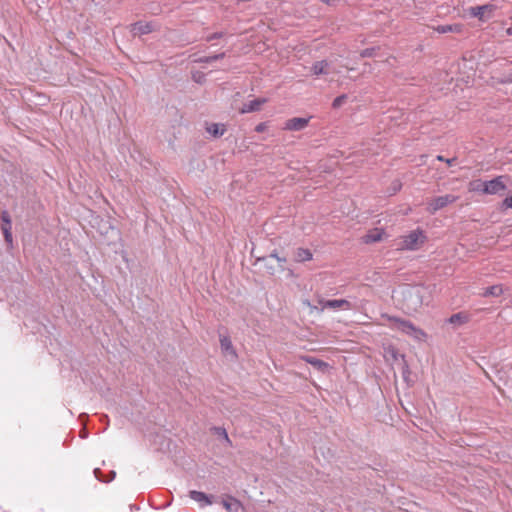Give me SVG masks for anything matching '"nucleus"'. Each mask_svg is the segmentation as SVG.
I'll use <instances>...</instances> for the list:
<instances>
[{"label":"nucleus","instance_id":"obj_1","mask_svg":"<svg viewBox=\"0 0 512 512\" xmlns=\"http://www.w3.org/2000/svg\"><path fill=\"white\" fill-rule=\"evenodd\" d=\"M382 317L391 322L390 327L392 329L401 331L402 333L414 338L415 340L423 341L427 337V334L422 329L416 327L409 320L401 319L399 317L390 316L387 314L382 315Z\"/></svg>","mask_w":512,"mask_h":512},{"label":"nucleus","instance_id":"obj_2","mask_svg":"<svg viewBox=\"0 0 512 512\" xmlns=\"http://www.w3.org/2000/svg\"><path fill=\"white\" fill-rule=\"evenodd\" d=\"M427 240L425 232L417 228L410 231L407 235L401 237L400 250L415 251L419 249Z\"/></svg>","mask_w":512,"mask_h":512},{"label":"nucleus","instance_id":"obj_3","mask_svg":"<svg viewBox=\"0 0 512 512\" xmlns=\"http://www.w3.org/2000/svg\"><path fill=\"white\" fill-rule=\"evenodd\" d=\"M458 196L447 194L439 197H435L430 200L427 204V211L430 214L436 213L438 210L445 208L449 204L456 202Z\"/></svg>","mask_w":512,"mask_h":512},{"label":"nucleus","instance_id":"obj_4","mask_svg":"<svg viewBox=\"0 0 512 512\" xmlns=\"http://www.w3.org/2000/svg\"><path fill=\"white\" fill-rule=\"evenodd\" d=\"M507 176H497L496 178L486 181L484 194L495 195L503 192L507 188Z\"/></svg>","mask_w":512,"mask_h":512},{"label":"nucleus","instance_id":"obj_5","mask_svg":"<svg viewBox=\"0 0 512 512\" xmlns=\"http://www.w3.org/2000/svg\"><path fill=\"white\" fill-rule=\"evenodd\" d=\"M319 305L322 309H344L350 310L352 309V304L350 301L346 299H332V300H324L321 299L318 301Z\"/></svg>","mask_w":512,"mask_h":512},{"label":"nucleus","instance_id":"obj_6","mask_svg":"<svg viewBox=\"0 0 512 512\" xmlns=\"http://www.w3.org/2000/svg\"><path fill=\"white\" fill-rule=\"evenodd\" d=\"M310 119L311 117H294L288 119L285 122L283 129L287 131H301L308 126Z\"/></svg>","mask_w":512,"mask_h":512},{"label":"nucleus","instance_id":"obj_7","mask_svg":"<svg viewBox=\"0 0 512 512\" xmlns=\"http://www.w3.org/2000/svg\"><path fill=\"white\" fill-rule=\"evenodd\" d=\"M154 30V25L152 22H142L138 21L131 25V32L133 35H144L152 32Z\"/></svg>","mask_w":512,"mask_h":512},{"label":"nucleus","instance_id":"obj_8","mask_svg":"<svg viewBox=\"0 0 512 512\" xmlns=\"http://www.w3.org/2000/svg\"><path fill=\"white\" fill-rule=\"evenodd\" d=\"M495 5L493 4H485L482 6H475L470 8V14L473 17H477L479 20L484 21L486 19V12H493L495 10Z\"/></svg>","mask_w":512,"mask_h":512},{"label":"nucleus","instance_id":"obj_9","mask_svg":"<svg viewBox=\"0 0 512 512\" xmlns=\"http://www.w3.org/2000/svg\"><path fill=\"white\" fill-rule=\"evenodd\" d=\"M189 497L192 500L198 502L200 504V507L209 506L213 503L212 496H209L201 491L191 490L189 492Z\"/></svg>","mask_w":512,"mask_h":512},{"label":"nucleus","instance_id":"obj_10","mask_svg":"<svg viewBox=\"0 0 512 512\" xmlns=\"http://www.w3.org/2000/svg\"><path fill=\"white\" fill-rule=\"evenodd\" d=\"M385 234L384 229L382 228H373L369 230L363 237V242L366 244H371L382 240Z\"/></svg>","mask_w":512,"mask_h":512},{"label":"nucleus","instance_id":"obj_11","mask_svg":"<svg viewBox=\"0 0 512 512\" xmlns=\"http://www.w3.org/2000/svg\"><path fill=\"white\" fill-rule=\"evenodd\" d=\"M265 102H266L265 98H257V99L251 100V101L243 104V106H242L240 111L243 114L258 111L260 109V107Z\"/></svg>","mask_w":512,"mask_h":512},{"label":"nucleus","instance_id":"obj_12","mask_svg":"<svg viewBox=\"0 0 512 512\" xmlns=\"http://www.w3.org/2000/svg\"><path fill=\"white\" fill-rule=\"evenodd\" d=\"M222 505L228 512H239L242 508L241 502L233 496H227L222 500Z\"/></svg>","mask_w":512,"mask_h":512},{"label":"nucleus","instance_id":"obj_13","mask_svg":"<svg viewBox=\"0 0 512 512\" xmlns=\"http://www.w3.org/2000/svg\"><path fill=\"white\" fill-rule=\"evenodd\" d=\"M313 258V254L309 249L297 248L294 255V260L298 263L310 261Z\"/></svg>","mask_w":512,"mask_h":512},{"label":"nucleus","instance_id":"obj_14","mask_svg":"<svg viewBox=\"0 0 512 512\" xmlns=\"http://www.w3.org/2000/svg\"><path fill=\"white\" fill-rule=\"evenodd\" d=\"M328 67H329V64L327 61H325V60L317 61L312 65L311 72L315 76H319L322 74H328Z\"/></svg>","mask_w":512,"mask_h":512},{"label":"nucleus","instance_id":"obj_15","mask_svg":"<svg viewBox=\"0 0 512 512\" xmlns=\"http://www.w3.org/2000/svg\"><path fill=\"white\" fill-rule=\"evenodd\" d=\"M207 132L215 138L221 137L225 131L226 127L221 123H213L207 127Z\"/></svg>","mask_w":512,"mask_h":512},{"label":"nucleus","instance_id":"obj_16","mask_svg":"<svg viewBox=\"0 0 512 512\" xmlns=\"http://www.w3.org/2000/svg\"><path fill=\"white\" fill-rule=\"evenodd\" d=\"M301 359L304 360L306 363L311 364L318 370H324L325 368L328 367L327 363H325L324 361H322L318 358L312 357V356H302Z\"/></svg>","mask_w":512,"mask_h":512},{"label":"nucleus","instance_id":"obj_17","mask_svg":"<svg viewBox=\"0 0 512 512\" xmlns=\"http://www.w3.org/2000/svg\"><path fill=\"white\" fill-rule=\"evenodd\" d=\"M220 345H221V349L225 353H230V354L235 355V351L233 349L232 342L228 336H220Z\"/></svg>","mask_w":512,"mask_h":512},{"label":"nucleus","instance_id":"obj_18","mask_svg":"<svg viewBox=\"0 0 512 512\" xmlns=\"http://www.w3.org/2000/svg\"><path fill=\"white\" fill-rule=\"evenodd\" d=\"M486 185V181L482 180H474L469 184V190L473 192H480L484 194V188Z\"/></svg>","mask_w":512,"mask_h":512},{"label":"nucleus","instance_id":"obj_19","mask_svg":"<svg viewBox=\"0 0 512 512\" xmlns=\"http://www.w3.org/2000/svg\"><path fill=\"white\" fill-rule=\"evenodd\" d=\"M503 289L500 285H493L490 287H487L484 292V296H495L498 297L502 295Z\"/></svg>","mask_w":512,"mask_h":512},{"label":"nucleus","instance_id":"obj_20","mask_svg":"<svg viewBox=\"0 0 512 512\" xmlns=\"http://www.w3.org/2000/svg\"><path fill=\"white\" fill-rule=\"evenodd\" d=\"M468 321V317L463 313H456L449 317L448 322L450 324H462Z\"/></svg>","mask_w":512,"mask_h":512},{"label":"nucleus","instance_id":"obj_21","mask_svg":"<svg viewBox=\"0 0 512 512\" xmlns=\"http://www.w3.org/2000/svg\"><path fill=\"white\" fill-rule=\"evenodd\" d=\"M224 56H225V53H220V54H215L212 56H206V57L199 58L197 61L201 62V63H211L213 61L224 58Z\"/></svg>","mask_w":512,"mask_h":512},{"label":"nucleus","instance_id":"obj_22","mask_svg":"<svg viewBox=\"0 0 512 512\" xmlns=\"http://www.w3.org/2000/svg\"><path fill=\"white\" fill-rule=\"evenodd\" d=\"M216 432L224 439L225 443L228 445V446H231L232 445V442L226 432V430L224 428H216L215 429Z\"/></svg>","mask_w":512,"mask_h":512},{"label":"nucleus","instance_id":"obj_23","mask_svg":"<svg viewBox=\"0 0 512 512\" xmlns=\"http://www.w3.org/2000/svg\"><path fill=\"white\" fill-rule=\"evenodd\" d=\"M347 96L345 94L343 95H340L338 97H336L333 102H332V107L333 108H339L343 103L344 101L346 100Z\"/></svg>","mask_w":512,"mask_h":512},{"label":"nucleus","instance_id":"obj_24","mask_svg":"<svg viewBox=\"0 0 512 512\" xmlns=\"http://www.w3.org/2000/svg\"><path fill=\"white\" fill-rule=\"evenodd\" d=\"M375 55V48H366L361 51L360 56L362 58L372 57Z\"/></svg>","mask_w":512,"mask_h":512},{"label":"nucleus","instance_id":"obj_25","mask_svg":"<svg viewBox=\"0 0 512 512\" xmlns=\"http://www.w3.org/2000/svg\"><path fill=\"white\" fill-rule=\"evenodd\" d=\"M100 474H101V470H100L99 468L94 469V475H95V477H96L98 480L103 481V479L101 478ZM115 475H116V473H115L114 471H112V472H111V478H110L109 480H104V482H109V481H111L112 479H114V478H115Z\"/></svg>","mask_w":512,"mask_h":512},{"label":"nucleus","instance_id":"obj_26","mask_svg":"<svg viewBox=\"0 0 512 512\" xmlns=\"http://www.w3.org/2000/svg\"><path fill=\"white\" fill-rule=\"evenodd\" d=\"M205 74L202 72H195L193 73V80L197 83H203L205 81Z\"/></svg>","mask_w":512,"mask_h":512},{"label":"nucleus","instance_id":"obj_27","mask_svg":"<svg viewBox=\"0 0 512 512\" xmlns=\"http://www.w3.org/2000/svg\"><path fill=\"white\" fill-rule=\"evenodd\" d=\"M401 187H402V184L399 180L393 181L392 185H391L392 194H395L398 191H400Z\"/></svg>","mask_w":512,"mask_h":512},{"label":"nucleus","instance_id":"obj_28","mask_svg":"<svg viewBox=\"0 0 512 512\" xmlns=\"http://www.w3.org/2000/svg\"><path fill=\"white\" fill-rule=\"evenodd\" d=\"M437 31L439 33H447V32H453L454 29H453V26H451V25H442L437 28Z\"/></svg>","mask_w":512,"mask_h":512},{"label":"nucleus","instance_id":"obj_29","mask_svg":"<svg viewBox=\"0 0 512 512\" xmlns=\"http://www.w3.org/2000/svg\"><path fill=\"white\" fill-rule=\"evenodd\" d=\"M502 206L505 207V208H510L512 209V191H511V194L509 196H507L503 202H502Z\"/></svg>","mask_w":512,"mask_h":512},{"label":"nucleus","instance_id":"obj_30","mask_svg":"<svg viewBox=\"0 0 512 512\" xmlns=\"http://www.w3.org/2000/svg\"><path fill=\"white\" fill-rule=\"evenodd\" d=\"M222 37H223V33H222V32H215V33H213V34L208 35V36L206 37V40H207L208 42H210V41H213V40H215V39H220V38H222Z\"/></svg>","mask_w":512,"mask_h":512},{"label":"nucleus","instance_id":"obj_31","mask_svg":"<svg viewBox=\"0 0 512 512\" xmlns=\"http://www.w3.org/2000/svg\"><path fill=\"white\" fill-rule=\"evenodd\" d=\"M436 158L438 161L446 162L449 166H451L456 161V158L446 159L442 155H438Z\"/></svg>","mask_w":512,"mask_h":512},{"label":"nucleus","instance_id":"obj_32","mask_svg":"<svg viewBox=\"0 0 512 512\" xmlns=\"http://www.w3.org/2000/svg\"><path fill=\"white\" fill-rule=\"evenodd\" d=\"M3 234H4L5 241H6L8 244H12L13 238H12V233H11V231H7V229H5V231L3 232Z\"/></svg>","mask_w":512,"mask_h":512},{"label":"nucleus","instance_id":"obj_33","mask_svg":"<svg viewBox=\"0 0 512 512\" xmlns=\"http://www.w3.org/2000/svg\"><path fill=\"white\" fill-rule=\"evenodd\" d=\"M269 257L275 258L278 261V263H280V264H283L286 262V258L278 256V254L276 252L271 253L269 255Z\"/></svg>","mask_w":512,"mask_h":512},{"label":"nucleus","instance_id":"obj_34","mask_svg":"<svg viewBox=\"0 0 512 512\" xmlns=\"http://www.w3.org/2000/svg\"><path fill=\"white\" fill-rule=\"evenodd\" d=\"M266 129V123L262 122V123H259L256 127H255V131L258 132V133H261V132H264Z\"/></svg>","mask_w":512,"mask_h":512},{"label":"nucleus","instance_id":"obj_35","mask_svg":"<svg viewBox=\"0 0 512 512\" xmlns=\"http://www.w3.org/2000/svg\"><path fill=\"white\" fill-rule=\"evenodd\" d=\"M1 221L2 223H6V221H11L10 216L7 211H3L1 214Z\"/></svg>","mask_w":512,"mask_h":512},{"label":"nucleus","instance_id":"obj_36","mask_svg":"<svg viewBox=\"0 0 512 512\" xmlns=\"http://www.w3.org/2000/svg\"><path fill=\"white\" fill-rule=\"evenodd\" d=\"M1 229H2V232H4L5 229H7V231H11V221H6V223H1Z\"/></svg>","mask_w":512,"mask_h":512},{"label":"nucleus","instance_id":"obj_37","mask_svg":"<svg viewBox=\"0 0 512 512\" xmlns=\"http://www.w3.org/2000/svg\"><path fill=\"white\" fill-rule=\"evenodd\" d=\"M507 35L512 36V26L506 30Z\"/></svg>","mask_w":512,"mask_h":512}]
</instances>
